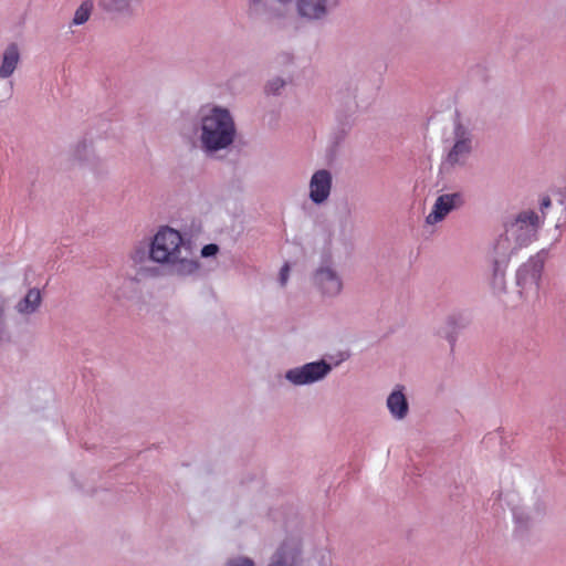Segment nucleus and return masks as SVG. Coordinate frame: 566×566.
Here are the masks:
<instances>
[{
    "label": "nucleus",
    "mask_w": 566,
    "mask_h": 566,
    "mask_svg": "<svg viewBox=\"0 0 566 566\" xmlns=\"http://www.w3.org/2000/svg\"><path fill=\"white\" fill-rule=\"evenodd\" d=\"M228 566H254V563L250 558H237L228 563Z\"/></svg>",
    "instance_id": "nucleus-18"
},
{
    "label": "nucleus",
    "mask_w": 566,
    "mask_h": 566,
    "mask_svg": "<svg viewBox=\"0 0 566 566\" xmlns=\"http://www.w3.org/2000/svg\"><path fill=\"white\" fill-rule=\"evenodd\" d=\"M552 206V200L548 196H545L541 199L539 201V208H541V212H542V216H539L541 218H543V220L545 219V211Z\"/></svg>",
    "instance_id": "nucleus-19"
},
{
    "label": "nucleus",
    "mask_w": 566,
    "mask_h": 566,
    "mask_svg": "<svg viewBox=\"0 0 566 566\" xmlns=\"http://www.w3.org/2000/svg\"><path fill=\"white\" fill-rule=\"evenodd\" d=\"M128 260L135 272L144 279L156 276L157 266L167 269L180 279H195L203 271L191 242L180 230L169 224L158 226L148 242H135Z\"/></svg>",
    "instance_id": "nucleus-1"
},
{
    "label": "nucleus",
    "mask_w": 566,
    "mask_h": 566,
    "mask_svg": "<svg viewBox=\"0 0 566 566\" xmlns=\"http://www.w3.org/2000/svg\"><path fill=\"white\" fill-rule=\"evenodd\" d=\"M41 303V292L39 289H30L22 301L17 305L20 313H32Z\"/></svg>",
    "instance_id": "nucleus-13"
},
{
    "label": "nucleus",
    "mask_w": 566,
    "mask_h": 566,
    "mask_svg": "<svg viewBox=\"0 0 566 566\" xmlns=\"http://www.w3.org/2000/svg\"><path fill=\"white\" fill-rule=\"evenodd\" d=\"M501 292H506V291H505V285H503V286L501 287Z\"/></svg>",
    "instance_id": "nucleus-22"
},
{
    "label": "nucleus",
    "mask_w": 566,
    "mask_h": 566,
    "mask_svg": "<svg viewBox=\"0 0 566 566\" xmlns=\"http://www.w3.org/2000/svg\"><path fill=\"white\" fill-rule=\"evenodd\" d=\"M545 252L532 256L517 271V283H536L543 279Z\"/></svg>",
    "instance_id": "nucleus-8"
},
{
    "label": "nucleus",
    "mask_w": 566,
    "mask_h": 566,
    "mask_svg": "<svg viewBox=\"0 0 566 566\" xmlns=\"http://www.w3.org/2000/svg\"><path fill=\"white\" fill-rule=\"evenodd\" d=\"M290 266L289 264H284L280 271V280L282 283H285L289 280Z\"/></svg>",
    "instance_id": "nucleus-21"
},
{
    "label": "nucleus",
    "mask_w": 566,
    "mask_h": 566,
    "mask_svg": "<svg viewBox=\"0 0 566 566\" xmlns=\"http://www.w3.org/2000/svg\"><path fill=\"white\" fill-rule=\"evenodd\" d=\"M71 156L77 164L85 165L91 164L95 159V151L92 144L83 139L73 145Z\"/></svg>",
    "instance_id": "nucleus-10"
},
{
    "label": "nucleus",
    "mask_w": 566,
    "mask_h": 566,
    "mask_svg": "<svg viewBox=\"0 0 566 566\" xmlns=\"http://www.w3.org/2000/svg\"><path fill=\"white\" fill-rule=\"evenodd\" d=\"M94 11L93 0H83L75 9L70 21V28L81 27L87 23Z\"/></svg>",
    "instance_id": "nucleus-11"
},
{
    "label": "nucleus",
    "mask_w": 566,
    "mask_h": 566,
    "mask_svg": "<svg viewBox=\"0 0 566 566\" xmlns=\"http://www.w3.org/2000/svg\"><path fill=\"white\" fill-rule=\"evenodd\" d=\"M314 280L317 283H325L340 280L335 268L329 263H324L317 268L314 274Z\"/></svg>",
    "instance_id": "nucleus-14"
},
{
    "label": "nucleus",
    "mask_w": 566,
    "mask_h": 566,
    "mask_svg": "<svg viewBox=\"0 0 566 566\" xmlns=\"http://www.w3.org/2000/svg\"><path fill=\"white\" fill-rule=\"evenodd\" d=\"M387 406L391 415L398 419H401L407 415L408 403L401 390H396L390 394L387 399Z\"/></svg>",
    "instance_id": "nucleus-12"
},
{
    "label": "nucleus",
    "mask_w": 566,
    "mask_h": 566,
    "mask_svg": "<svg viewBox=\"0 0 566 566\" xmlns=\"http://www.w3.org/2000/svg\"><path fill=\"white\" fill-rule=\"evenodd\" d=\"M464 205V197L461 192H447L439 195L430 210L424 218V223L429 227H434L442 221L453 211L459 210Z\"/></svg>",
    "instance_id": "nucleus-6"
},
{
    "label": "nucleus",
    "mask_w": 566,
    "mask_h": 566,
    "mask_svg": "<svg viewBox=\"0 0 566 566\" xmlns=\"http://www.w3.org/2000/svg\"><path fill=\"white\" fill-rule=\"evenodd\" d=\"M449 143L442 165L446 168L464 167L474 148V136L470 125L457 119Z\"/></svg>",
    "instance_id": "nucleus-4"
},
{
    "label": "nucleus",
    "mask_w": 566,
    "mask_h": 566,
    "mask_svg": "<svg viewBox=\"0 0 566 566\" xmlns=\"http://www.w3.org/2000/svg\"><path fill=\"white\" fill-rule=\"evenodd\" d=\"M333 191V174L327 168L313 171L307 184L308 200L317 207L325 206Z\"/></svg>",
    "instance_id": "nucleus-5"
},
{
    "label": "nucleus",
    "mask_w": 566,
    "mask_h": 566,
    "mask_svg": "<svg viewBox=\"0 0 566 566\" xmlns=\"http://www.w3.org/2000/svg\"><path fill=\"white\" fill-rule=\"evenodd\" d=\"M331 370L325 361L308 363L301 368L291 369L286 378L295 385H304L319 380Z\"/></svg>",
    "instance_id": "nucleus-7"
},
{
    "label": "nucleus",
    "mask_w": 566,
    "mask_h": 566,
    "mask_svg": "<svg viewBox=\"0 0 566 566\" xmlns=\"http://www.w3.org/2000/svg\"><path fill=\"white\" fill-rule=\"evenodd\" d=\"M269 566H291L282 552H277Z\"/></svg>",
    "instance_id": "nucleus-17"
},
{
    "label": "nucleus",
    "mask_w": 566,
    "mask_h": 566,
    "mask_svg": "<svg viewBox=\"0 0 566 566\" xmlns=\"http://www.w3.org/2000/svg\"><path fill=\"white\" fill-rule=\"evenodd\" d=\"M542 226L543 218L535 211L518 213L505 223L504 232L495 240L494 254L502 261L507 260L516 251L532 243Z\"/></svg>",
    "instance_id": "nucleus-3"
},
{
    "label": "nucleus",
    "mask_w": 566,
    "mask_h": 566,
    "mask_svg": "<svg viewBox=\"0 0 566 566\" xmlns=\"http://www.w3.org/2000/svg\"><path fill=\"white\" fill-rule=\"evenodd\" d=\"M220 248L216 243H209L201 248L200 256L203 259L214 258L219 253Z\"/></svg>",
    "instance_id": "nucleus-16"
},
{
    "label": "nucleus",
    "mask_w": 566,
    "mask_h": 566,
    "mask_svg": "<svg viewBox=\"0 0 566 566\" xmlns=\"http://www.w3.org/2000/svg\"><path fill=\"white\" fill-rule=\"evenodd\" d=\"M23 276H15L14 280L33 281L35 280L34 273L30 266H25Z\"/></svg>",
    "instance_id": "nucleus-20"
},
{
    "label": "nucleus",
    "mask_w": 566,
    "mask_h": 566,
    "mask_svg": "<svg viewBox=\"0 0 566 566\" xmlns=\"http://www.w3.org/2000/svg\"><path fill=\"white\" fill-rule=\"evenodd\" d=\"M21 61L19 46L15 43H10L4 48L0 55V78L6 80L11 77L17 71Z\"/></svg>",
    "instance_id": "nucleus-9"
},
{
    "label": "nucleus",
    "mask_w": 566,
    "mask_h": 566,
    "mask_svg": "<svg viewBox=\"0 0 566 566\" xmlns=\"http://www.w3.org/2000/svg\"><path fill=\"white\" fill-rule=\"evenodd\" d=\"M192 139L209 158L228 153L238 139L234 114L230 108L214 103L200 106L193 120Z\"/></svg>",
    "instance_id": "nucleus-2"
},
{
    "label": "nucleus",
    "mask_w": 566,
    "mask_h": 566,
    "mask_svg": "<svg viewBox=\"0 0 566 566\" xmlns=\"http://www.w3.org/2000/svg\"><path fill=\"white\" fill-rule=\"evenodd\" d=\"M284 86L285 81L282 77H273L266 83L265 92L268 94L276 95L281 93Z\"/></svg>",
    "instance_id": "nucleus-15"
}]
</instances>
